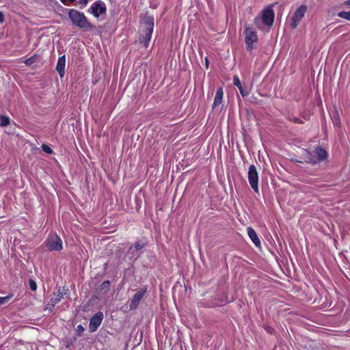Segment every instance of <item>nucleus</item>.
Instances as JSON below:
<instances>
[{
    "mask_svg": "<svg viewBox=\"0 0 350 350\" xmlns=\"http://www.w3.org/2000/svg\"><path fill=\"white\" fill-rule=\"evenodd\" d=\"M154 27V18L152 16H145L140 26L141 37L139 38L140 44L147 48L152 37Z\"/></svg>",
    "mask_w": 350,
    "mask_h": 350,
    "instance_id": "obj_1",
    "label": "nucleus"
},
{
    "mask_svg": "<svg viewBox=\"0 0 350 350\" xmlns=\"http://www.w3.org/2000/svg\"><path fill=\"white\" fill-rule=\"evenodd\" d=\"M72 24L81 29L92 30L94 26L88 21L85 15L77 10L71 9L68 14Z\"/></svg>",
    "mask_w": 350,
    "mask_h": 350,
    "instance_id": "obj_2",
    "label": "nucleus"
},
{
    "mask_svg": "<svg viewBox=\"0 0 350 350\" xmlns=\"http://www.w3.org/2000/svg\"><path fill=\"white\" fill-rule=\"evenodd\" d=\"M327 157V152L322 148H317L314 154H312L308 151L305 152L304 158L308 163L317 164L322 161H324Z\"/></svg>",
    "mask_w": 350,
    "mask_h": 350,
    "instance_id": "obj_3",
    "label": "nucleus"
},
{
    "mask_svg": "<svg viewBox=\"0 0 350 350\" xmlns=\"http://www.w3.org/2000/svg\"><path fill=\"white\" fill-rule=\"evenodd\" d=\"M260 20H262V23L265 25H266L269 27L273 25V20H274L273 10L271 8L265 9L262 12L261 18H260V17L255 18L254 23L259 28H260V27L258 23Z\"/></svg>",
    "mask_w": 350,
    "mask_h": 350,
    "instance_id": "obj_4",
    "label": "nucleus"
},
{
    "mask_svg": "<svg viewBox=\"0 0 350 350\" xmlns=\"http://www.w3.org/2000/svg\"><path fill=\"white\" fill-rule=\"evenodd\" d=\"M247 178L251 187L255 192H258V174L254 165H250Z\"/></svg>",
    "mask_w": 350,
    "mask_h": 350,
    "instance_id": "obj_5",
    "label": "nucleus"
},
{
    "mask_svg": "<svg viewBox=\"0 0 350 350\" xmlns=\"http://www.w3.org/2000/svg\"><path fill=\"white\" fill-rule=\"evenodd\" d=\"M244 33L247 49L251 51L254 48L253 44L258 40L256 31L250 27H246Z\"/></svg>",
    "mask_w": 350,
    "mask_h": 350,
    "instance_id": "obj_6",
    "label": "nucleus"
},
{
    "mask_svg": "<svg viewBox=\"0 0 350 350\" xmlns=\"http://www.w3.org/2000/svg\"><path fill=\"white\" fill-rule=\"evenodd\" d=\"M46 247L50 251H59L62 249V241L57 234H52L46 240Z\"/></svg>",
    "mask_w": 350,
    "mask_h": 350,
    "instance_id": "obj_7",
    "label": "nucleus"
},
{
    "mask_svg": "<svg viewBox=\"0 0 350 350\" xmlns=\"http://www.w3.org/2000/svg\"><path fill=\"white\" fill-rule=\"evenodd\" d=\"M306 11L307 7L305 5H301L295 10L291 23V27L292 29H294L297 27L302 18L304 16Z\"/></svg>",
    "mask_w": 350,
    "mask_h": 350,
    "instance_id": "obj_8",
    "label": "nucleus"
},
{
    "mask_svg": "<svg viewBox=\"0 0 350 350\" xmlns=\"http://www.w3.org/2000/svg\"><path fill=\"white\" fill-rule=\"evenodd\" d=\"M89 12L94 17L98 18L100 15L106 13V5L103 1H96L89 8Z\"/></svg>",
    "mask_w": 350,
    "mask_h": 350,
    "instance_id": "obj_9",
    "label": "nucleus"
},
{
    "mask_svg": "<svg viewBox=\"0 0 350 350\" xmlns=\"http://www.w3.org/2000/svg\"><path fill=\"white\" fill-rule=\"evenodd\" d=\"M103 319V314L98 312L95 314L90 321L89 329L91 332H95L101 324Z\"/></svg>",
    "mask_w": 350,
    "mask_h": 350,
    "instance_id": "obj_10",
    "label": "nucleus"
},
{
    "mask_svg": "<svg viewBox=\"0 0 350 350\" xmlns=\"http://www.w3.org/2000/svg\"><path fill=\"white\" fill-rule=\"evenodd\" d=\"M146 291V289L140 290L133 295L129 306L131 310H134L137 308L139 303L140 302L144 295H145Z\"/></svg>",
    "mask_w": 350,
    "mask_h": 350,
    "instance_id": "obj_11",
    "label": "nucleus"
},
{
    "mask_svg": "<svg viewBox=\"0 0 350 350\" xmlns=\"http://www.w3.org/2000/svg\"><path fill=\"white\" fill-rule=\"evenodd\" d=\"M62 297V294L59 290L57 293H53L50 299L49 303L46 306V310H49V311L51 312L54 306L61 301Z\"/></svg>",
    "mask_w": 350,
    "mask_h": 350,
    "instance_id": "obj_12",
    "label": "nucleus"
},
{
    "mask_svg": "<svg viewBox=\"0 0 350 350\" xmlns=\"http://www.w3.org/2000/svg\"><path fill=\"white\" fill-rule=\"evenodd\" d=\"M66 66V57L65 55L61 56L58 58L56 70L58 72L61 77L64 75V69Z\"/></svg>",
    "mask_w": 350,
    "mask_h": 350,
    "instance_id": "obj_13",
    "label": "nucleus"
},
{
    "mask_svg": "<svg viewBox=\"0 0 350 350\" xmlns=\"http://www.w3.org/2000/svg\"><path fill=\"white\" fill-rule=\"evenodd\" d=\"M247 234H248L249 237L250 238L252 241L254 243V244L256 246L259 247L260 245V241L258 239L255 230L252 228L248 227L247 228Z\"/></svg>",
    "mask_w": 350,
    "mask_h": 350,
    "instance_id": "obj_14",
    "label": "nucleus"
},
{
    "mask_svg": "<svg viewBox=\"0 0 350 350\" xmlns=\"http://www.w3.org/2000/svg\"><path fill=\"white\" fill-rule=\"evenodd\" d=\"M222 98H223V90L221 88H219L217 90V92L215 94V96L214 101L213 103V109L221 103Z\"/></svg>",
    "mask_w": 350,
    "mask_h": 350,
    "instance_id": "obj_15",
    "label": "nucleus"
},
{
    "mask_svg": "<svg viewBox=\"0 0 350 350\" xmlns=\"http://www.w3.org/2000/svg\"><path fill=\"white\" fill-rule=\"evenodd\" d=\"M332 122H333L334 126H336V127L340 126V118L338 113L336 111L332 113Z\"/></svg>",
    "mask_w": 350,
    "mask_h": 350,
    "instance_id": "obj_16",
    "label": "nucleus"
},
{
    "mask_svg": "<svg viewBox=\"0 0 350 350\" xmlns=\"http://www.w3.org/2000/svg\"><path fill=\"white\" fill-rule=\"evenodd\" d=\"M145 246V243L143 241H137L133 246L130 247V252H133L134 250L139 252Z\"/></svg>",
    "mask_w": 350,
    "mask_h": 350,
    "instance_id": "obj_17",
    "label": "nucleus"
},
{
    "mask_svg": "<svg viewBox=\"0 0 350 350\" xmlns=\"http://www.w3.org/2000/svg\"><path fill=\"white\" fill-rule=\"evenodd\" d=\"M10 119L5 116H0V126L5 127L10 124Z\"/></svg>",
    "mask_w": 350,
    "mask_h": 350,
    "instance_id": "obj_18",
    "label": "nucleus"
},
{
    "mask_svg": "<svg viewBox=\"0 0 350 350\" xmlns=\"http://www.w3.org/2000/svg\"><path fill=\"white\" fill-rule=\"evenodd\" d=\"M338 16L340 18H345L346 20L350 21V11H342L338 14Z\"/></svg>",
    "mask_w": 350,
    "mask_h": 350,
    "instance_id": "obj_19",
    "label": "nucleus"
},
{
    "mask_svg": "<svg viewBox=\"0 0 350 350\" xmlns=\"http://www.w3.org/2000/svg\"><path fill=\"white\" fill-rule=\"evenodd\" d=\"M110 286V282L108 280L104 281L100 285L101 291H103L104 293L108 292Z\"/></svg>",
    "mask_w": 350,
    "mask_h": 350,
    "instance_id": "obj_20",
    "label": "nucleus"
},
{
    "mask_svg": "<svg viewBox=\"0 0 350 350\" xmlns=\"http://www.w3.org/2000/svg\"><path fill=\"white\" fill-rule=\"evenodd\" d=\"M38 59V56L36 55H33V56H31V57L29 58H27V59L25 60V64L27 65V66H31L32 65L34 62H36V59Z\"/></svg>",
    "mask_w": 350,
    "mask_h": 350,
    "instance_id": "obj_21",
    "label": "nucleus"
},
{
    "mask_svg": "<svg viewBox=\"0 0 350 350\" xmlns=\"http://www.w3.org/2000/svg\"><path fill=\"white\" fill-rule=\"evenodd\" d=\"M233 84L236 85L238 88L242 87L241 81L238 77V76L235 75L233 78Z\"/></svg>",
    "mask_w": 350,
    "mask_h": 350,
    "instance_id": "obj_22",
    "label": "nucleus"
},
{
    "mask_svg": "<svg viewBox=\"0 0 350 350\" xmlns=\"http://www.w3.org/2000/svg\"><path fill=\"white\" fill-rule=\"evenodd\" d=\"M42 150L44 152H45L47 154H52L53 153L52 149L49 146H47L46 144H42Z\"/></svg>",
    "mask_w": 350,
    "mask_h": 350,
    "instance_id": "obj_23",
    "label": "nucleus"
},
{
    "mask_svg": "<svg viewBox=\"0 0 350 350\" xmlns=\"http://www.w3.org/2000/svg\"><path fill=\"white\" fill-rule=\"evenodd\" d=\"M29 288L33 291H35L37 289V284L34 280H29Z\"/></svg>",
    "mask_w": 350,
    "mask_h": 350,
    "instance_id": "obj_24",
    "label": "nucleus"
},
{
    "mask_svg": "<svg viewBox=\"0 0 350 350\" xmlns=\"http://www.w3.org/2000/svg\"><path fill=\"white\" fill-rule=\"evenodd\" d=\"M239 91H240V93L242 95V96H247V95H249V91L247 90H244L243 88V87H241L240 88H239Z\"/></svg>",
    "mask_w": 350,
    "mask_h": 350,
    "instance_id": "obj_25",
    "label": "nucleus"
},
{
    "mask_svg": "<svg viewBox=\"0 0 350 350\" xmlns=\"http://www.w3.org/2000/svg\"><path fill=\"white\" fill-rule=\"evenodd\" d=\"M9 299H10L9 296H7V297H0V306L7 303L8 301L9 300Z\"/></svg>",
    "mask_w": 350,
    "mask_h": 350,
    "instance_id": "obj_26",
    "label": "nucleus"
},
{
    "mask_svg": "<svg viewBox=\"0 0 350 350\" xmlns=\"http://www.w3.org/2000/svg\"><path fill=\"white\" fill-rule=\"evenodd\" d=\"M88 2H89V0H79L77 3H78V4L81 5V8H84L87 5Z\"/></svg>",
    "mask_w": 350,
    "mask_h": 350,
    "instance_id": "obj_27",
    "label": "nucleus"
},
{
    "mask_svg": "<svg viewBox=\"0 0 350 350\" xmlns=\"http://www.w3.org/2000/svg\"><path fill=\"white\" fill-rule=\"evenodd\" d=\"M64 5H70L75 1V0H60Z\"/></svg>",
    "mask_w": 350,
    "mask_h": 350,
    "instance_id": "obj_28",
    "label": "nucleus"
},
{
    "mask_svg": "<svg viewBox=\"0 0 350 350\" xmlns=\"http://www.w3.org/2000/svg\"><path fill=\"white\" fill-rule=\"evenodd\" d=\"M4 21L3 14L0 11V23H2Z\"/></svg>",
    "mask_w": 350,
    "mask_h": 350,
    "instance_id": "obj_29",
    "label": "nucleus"
},
{
    "mask_svg": "<svg viewBox=\"0 0 350 350\" xmlns=\"http://www.w3.org/2000/svg\"><path fill=\"white\" fill-rule=\"evenodd\" d=\"M205 65H206V66L207 68L208 65V60L207 57H205Z\"/></svg>",
    "mask_w": 350,
    "mask_h": 350,
    "instance_id": "obj_30",
    "label": "nucleus"
},
{
    "mask_svg": "<svg viewBox=\"0 0 350 350\" xmlns=\"http://www.w3.org/2000/svg\"><path fill=\"white\" fill-rule=\"evenodd\" d=\"M294 122H297V123H301V122L299 121V118H294Z\"/></svg>",
    "mask_w": 350,
    "mask_h": 350,
    "instance_id": "obj_31",
    "label": "nucleus"
},
{
    "mask_svg": "<svg viewBox=\"0 0 350 350\" xmlns=\"http://www.w3.org/2000/svg\"><path fill=\"white\" fill-rule=\"evenodd\" d=\"M345 5H350V0L346 1L345 2Z\"/></svg>",
    "mask_w": 350,
    "mask_h": 350,
    "instance_id": "obj_32",
    "label": "nucleus"
},
{
    "mask_svg": "<svg viewBox=\"0 0 350 350\" xmlns=\"http://www.w3.org/2000/svg\"><path fill=\"white\" fill-rule=\"evenodd\" d=\"M78 329L83 330V328L82 325H81L78 326Z\"/></svg>",
    "mask_w": 350,
    "mask_h": 350,
    "instance_id": "obj_33",
    "label": "nucleus"
}]
</instances>
